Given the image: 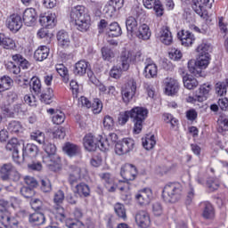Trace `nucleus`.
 <instances>
[{
    "mask_svg": "<svg viewBox=\"0 0 228 228\" xmlns=\"http://www.w3.org/2000/svg\"><path fill=\"white\" fill-rule=\"evenodd\" d=\"M63 200H65V192L63 191L59 190L54 193L53 202L55 204L54 209H58V208H61V204H63Z\"/></svg>",
    "mask_w": 228,
    "mask_h": 228,
    "instance_id": "nucleus-47",
    "label": "nucleus"
},
{
    "mask_svg": "<svg viewBox=\"0 0 228 228\" xmlns=\"http://www.w3.org/2000/svg\"><path fill=\"white\" fill-rule=\"evenodd\" d=\"M134 149V140L126 137L121 141L117 142L115 144V152L118 156H124V154H129Z\"/></svg>",
    "mask_w": 228,
    "mask_h": 228,
    "instance_id": "nucleus-7",
    "label": "nucleus"
},
{
    "mask_svg": "<svg viewBox=\"0 0 228 228\" xmlns=\"http://www.w3.org/2000/svg\"><path fill=\"white\" fill-rule=\"evenodd\" d=\"M135 223L138 227L148 228L151 226V216L149 213L143 210H140L135 215Z\"/></svg>",
    "mask_w": 228,
    "mask_h": 228,
    "instance_id": "nucleus-17",
    "label": "nucleus"
},
{
    "mask_svg": "<svg viewBox=\"0 0 228 228\" xmlns=\"http://www.w3.org/2000/svg\"><path fill=\"white\" fill-rule=\"evenodd\" d=\"M207 186L209 190V191H216L220 188V182L215 178H208L207 180Z\"/></svg>",
    "mask_w": 228,
    "mask_h": 228,
    "instance_id": "nucleus-55",
    "label": "nucleus"
},
{
    "mask_svg": "<svg viewBox=\"0 0 228 228\" xmlns=\"http://www.w3.org/2000/svg\"><path fill=\"white\" fill-rule=\"evenodd\" d=\"M55 69L60 77H62L63 83H69V69L67 67L63 64H56Z\"/></svg>",
    "mask_w": 228,
    "mask_h": 228,
    "instance_id": "nucleus-44",
    "label": "nucleus"
},
{
    "mask_svg": "<svg viewBox=\"0 0 228 228\" xmlns=\"http://www.w3.org/2000/svg\"><path fill=\"white\" fill-rule=\"evenodd\" d=\"M62 151L69 158H74L81 153V148L78 145L69 142L64 143Z\"/></svg>",
    "mask_w": 228,
    "mask_h": 228,
    "instance_id": "nucleus-25",
    "label": "nucleus"
},
{
    "mask_svg": "<svg viewBox=\"0 0 228 228\" xmlns=\"http://www.w3.org/2000/svg\"><path fill=\"white\" fill-rule=\"evenodd\" d=\"M7 129L12 134H19L22 131L20 122L13 120L8 124Z\"/></svg>",
    "mask_w": 228,
    "mask_h": 228,
    "instance_id": "nucleus-46",
    "label": "nucleus"
},
{
    "mask_svg": "<svg viewBox=\"0 0 228 228\" xmlns=\"http://www.w3.org/2000/svg\"><path fill=\"white\" fill-rule=\"evenodd\" d=\"M49 56V48L44 45L37 48L34 53V59L36 61H44V60H47Z\"/></svg>",
    "mask_w": 228,
    "mask_h": 228,
    "instance_id": "nucleus-33",
    "label": "nucleus"
},
{
    "mask_svg": "<svg viewBox=\"0 0 228 228\" xmlns=\"http://www.w3.org/2000/svg\"><path fill=\"white\" fill-rule=\"evenodd\" d=\"M135 200L140 206H149L152 200V191L150 188H144L139 191L135 195Z\"/></svg>",
    "mask_w": 228,
    "mask_h": 228,
    "instance_id": "nucleus-15",
    "label": "nucleus"
},
{
    "mask_svg": "<svg viewBox=\"0 0 228 228\" xmlns=\"http://www.w3.org/2000/svg\"><path fill=\"white\" fill-rule=\"evenodd\" d=\"M120 175L125 181H134L138 175V169L132 164H126L121 167Z\"/></svg>",
    "mask_w": 228,
    "mask_h": 228,
    "instance_id": "nucleus-13",
    "label": "nucleus"
},
{
    "mask_svg": "<svg viewBox=\"0 0 228 228\" xmlns=\"http://www.w3.org/2000/svg\"><path fill=\"white\" fill-rule=\"evenodd\" d=\"M151 35V28L145 23L137 28L135 33H134V37H137L140 40H149Z\"/></svg>",
    "mask_w": 228,
    "mask_h": 228,
    "instance_id": "nucleus-24",
    "label": "nucleus"
},
{
    "mask_svg": "<svg viewBox=\"0 0 228 228\" xmlns=\"http://www.w3.org/2000/svg\"><path fill=\"white\" fill-rule=\"evenodd\" d=\"M124 7V0H110L103 8V13L106 17H114V15Z\"/></svg>",
    "mask_w": 228,
    "mask_h": 228,
    "instance_id": "nucleus-10",
    "label": "nucleus"
},
{
    "mask_svg": "<svg viewBox=\"0 0 228 228\" xmlns=\"http://www.w3.org/2000/svg\"><path fill=\"white\" fill-rule=\"evenodd\" d=\"M124 72V69H122L121 66H114L110 72V77H113L114 79H120L122 77V73Z\"/></svg>",
    "mask_w": 228,
    "mask_h": 228,
    "instance_id": "nucleus-58",
    "label": "nucleus"
},
{
    "mask_svg": "<svg viewBox=\"0 0 228 228\" xmlns=\"http://www.w3.org/2000/svg\"><path fill=\"white\" fill-rule=\"evenodd\" d=\"M217 124L218 133H224L225 131H228V117L226 115H221L217 120Z\"/></svg>",
    "mask_w": 228,
    "mask_h": 228,
    "instance_id": "nucleus-45",
    "label": "nucleus"
},
{
    "mask_svg": "<svg viewBox=\"0 0 228 228\" xmlns=\"http://www.w3.org/2000/svg\"><path fill=\"white\" fill-rule=\"evenodd\" d=\"M200 208H201V216L205 220H213L215 218V208L209 201H202L200 203Z\"/></svg>",
    "mask_w": 228,
    "mask_h": 228,
    "instance_id": "nucleus-16",
    "label": "nucleus"
},
{
    "mask_svg": "<svg viewBox=\"0 0 228 228\" xmlns=\"http://www.w3.org/2000/svg\"><path fill=\"white\" fill-rule=\"evenodd\" d=\"M130 111V118L134 124V133L140 134L143 129V122L149 117V110L145 107H134Z\"/></svg>",
    "mask_w": 228,
    "mask_h": 228,
    "instance_id": "nucleus-2",
    "label": "nucleus"
},
{
    "mask_svg": "<svg viewBox=\"0 0 228 228\" xmlns=\"http://www.w3.org/2000/svg\"><path fill=\"white\" fill-rule=\"evenodd\" d=\"M5 26L12 33H18L22 28V17L17 13L11 14L6 19Z\"/></svg>",
    "mask_w": 228,
    "mask_h": 228,
    "instance_id": "nucleus-9",
    "label": "nucleus"
},
{
    "mask_svg": "<svg viewBox=\"0 0 228 228\" xmlns=\"http://www.w3.org/2000/svg\"><path fill=\"white\" fill-rule=\"evenodd\" d=\"M20 194L25 199H32V197H35V190L33 189V187L23 186L20 189Z\"/></svg>",
    "mask_w": 228,
    "mask_h": 228,
    "instance_id": "nucleus-54",
    "label": "nucleus"
},
{
    "mask_svg": "<svg viewBox=\"0 0 228 228\" xmlns=\"http://www.w3.org/2000/svg\"><path fill=\"white\" fill-rule=\"evenodd\" d=\"M91 108H93V113L95 115L101 113L102 111V102L99 98L94 99Z\"/></svg>",
    "mask_w": 228,
    "mask_h": 228,
    "instance_id": "nucleus-59",
    "label": "nucleus"
},
{
    "mask_svg": "<svg viewBox=\"0 0 228 228\" xmlns=\"http://www.w3.org/2000/svg\"><path fill=\"white\" fill-rule=\"evenodd\" d=\"M12 63L20 66L21 69H29V61L26 60L20 53H15L11 55Z\"/></svg>",
    "mask_w": 228,
    "mask_h": 228,
    "instance_id": "nucleus-32",
    "label": "nucleus"
},
{
    "mask_svg": "<svg viewBox=\"0 0 228 228\" xmlns=\"http://www.w3.org/2000/svg\"><path fill=\"white\" fill-rule=\"evenodd\" d=\"M98 88L102 94H107V95H115L116 89L113 86L106 87L104 84H100Z\"/></svg>",
    "mask_w": 228,
    "mask_h": 228,
    "instance_id": "nucleus-62",
    "label": "nucleus"
},
{
    "mask_svg": "<svg viewBox=\"0 0 228 228\" xmlns=\"http://www.w3.org/2000/svg\"><path fill=\"white\" fill-rule=\"evenodd\" d=\"M146 79H152L158 76V66L153 61L148 62L142 72Z\"/></svg>",
    "mask_w": 228,
    "mask_h": 228,
    "instance_id": "nucleus-28",
    "label": "nucleus"
},
{
    "mask_svg": "<svg viewBox=\"0 0 228 228\" xmlns=\"http://www.w3.org/2000/svg\"><path fill=\"white\" fill-rule=\"evenodd\" d=\"M41 190L44 193H49L53 190V185L51 184V181L48 178H43L40 180Z\"/></svg>",
    "mask_w": 228,
    "mask_h": 228,
    "instance_id": "nucleus-56",
    "label": "nucleus"
},
{
    "mask_svg": "<svg viewBox=\"0 0 228 228\" xmlns=\"http://www.w3.org/2000/svg\"><path fill=\"white\" fill-rule=\"evenodd\" d=\"M114 212L116 214V216L120 218L121 220H124V222H126V220H127V213L126 210V207L124 206V204L118 202L114 205Z\"/></svg>",
    "mask_w": 228,
    "mask_h": 228,
    "instance_id": "nucleus-40",
    "label": "nucleus"
},
{
    "mask_svg": "<svg viewBox=\"0 0 228 228\" xmlns=\"http://www.w3.org/2000/svg\"><path fill=\"white\" fill-rule=\"evenodd\" d=\"M121 69L124 72H127L131 67V53L125 51L121 53L120 56Z\"/></svg>",
    "mask_w": 228,
    "mask_h": 228,
    "instance_id": "nucleus-34",
    "label": "nucleus"
},
{
    "mask_svg": "<svg viewBox=\"0 0 228 228\" xmlns=\"http://www.w3.org/2000/svg\"><path fill=\"white\" fill-rule=\"evenodd\" d=\"M57 41L60 47H62V49H67V47L70 45V36H69V32L60 30L57 33Z\"/></svg>",
    "mask_w": 228,
    "mask_h": 228,
    "instance_id": "nucleus-26",
    "label": "nucleus"
},
{
    "mask_svg": "<svg viewBox=\"0 0 228 228\" xmlns=\"http://www.w3.org/2000/svg\"><path fill=\"white\" fill-rule=\"evenodd\" d=\"M83 143L86 151H88L89 152L96 151L97 147L102 152H106V151H110V146L111 145L110 142H108L107 138L101 137L97 140V138H95L92 134L85 135Z\"/></svg>",
    "mask_w": 228,
    "mask_h": 228,
    "instance_id": "nucleus-4",
    "label": "nucleus"
},
{
    "mask_svg": "<svg viewBox=\"0 0 228 228\" xmlns=\"http://www.w3.org/2000/svg\"><path fill=\"white\" fill-rule=\"evenodd\" d=\"M88 61L85 60L78 61L73 68V73L75 76L83 77L86 74V70H88Z\"/></svg>",
    "mask_w": 228,
    "mask_h": 228,
    "instance_id": "nucleus-27",
    "label": "nucleus"
},
{
    "mask_svg": "<svg viewBox=\"0 0 228 228\" xmlns=\"http://www.w3.org/2000/svg\"><path fill=\"white\" fill-rule=\"evenodd\" d=\"M168 54L170 60H173L174 61H179V60L183 58V53L177 48H171Z\"/></svg>",
    "mask_w": 228,
    "mask_h": 228,
    "instance_id": "nucleus-60",
    "label": "nucleus"
},
{
    "mask_svg": "<svg viewBox=\"0 0 228 228\" xmlns=\"http://www.w3.org/2000/svg\"><path fill=\"white\" fill-rule=\"evenodd\" d=\"M31 140H35L40 145H43V150L48 156H54L56 154V146L53 143L45 142V134L40 131L33 132L30 134Z\"/></svg>",
    "mask_w": 228,
    "mask_h": 228,
    "instance_id": "nucleus-6",
    "label": "nucleus"
},
{
    "mask_svg": "<svg viewBox=\"0 0 228 228\" xmlns=\"http://www.w3.org/2000/svg\"><path fill=\"white\" fill-rule=\"evenodd\" d=\"M115 126V121L113 120V118L110 115H107L103 118V127L104 129H107L108 131H111Z\"/></svg>",
    "mask_w": 228,
    "mask_h": 228,
    "instance_id": "nucleus-61",
    "label": "nucleus"
},
{
    "mask_svg": "<svg viewBox=\"0 0 228 228\" xmlns=\"http://www.w3.org/2000/svg\"><path fill=\"white\" fill-rule=\"evenodd\" d=\"M159 35V40L164 45H170L174 42V37L168 26H163Z\"/></svg>",
    "mask_w": 228,
    "mask_h": 228,
    "instance_id": "nucleus-21",
    "label": "nucleus"
},
{
    "mask_svg": "<svg viewBox=\"0 0 228 228\" xmlns=\"http://www.w3.org/2000/svg\"><path fill=\"white\" fill-rule=\"evenodd\" d=\"M0 46L9 51H12L17 47L15 41L4 33H0Z\"/></svg>",
    "mask_w": 228,
    "mask_h": 228,
    "instance_id": "nucleus-29",
    "label": "nucleus"
},
{
    "mask_svg": "<svg viewBox=\"0 0 228 228\" xmlns=\"http://www.w3.org/2000/svg\"><path fill=\"white\" fill-rule=\"evenodd\" d=\"M197 53H199L200 56H211L209 53L213 51V47L209 43H201L196 49Z\"/></svg>",
    "mask_w": 228,
    "mask_h": 228,
    "instance_id": "nucleus-43",
    "label": "nucleus"
},
{
    "mask_svg": "<svg viewBox=\"0 0 228 228\" xmlns=\"http://www.w3.org/2000/svg\"><path fill=\"white\" fill-rule=\"evenodd\" d=\"M40 101L45 104H51L53 102V99L54 98V91L53 88L48 87L46 90L40 93Z\"/></svg>",
    "mask_w": 228,
    "mask_h": 228,
    "instance_id": "nucleus-37",
    "label": "nucleus"
},
{
    "mask_svg": "<svg viewBox=\"0 0 228 228\" xmlns=\"http://www.w3.org/2000/svg\"><path fill=\"white\" fill-rule=\"evenodd\" d=\"M39 24L43 28H47L48 29H53L56 26V15L50 13L40 14L39 16Z\"/></svg>",
    "mask_w": 228,
    "mask_h": 228,
    "instance_id": "nucleus-18",
    "label": "nucleus"
},
{
    "mask_svg": "<svg viewBox=\"0 0 228 228\" xmlns=\"http://www.w3.org/2000/svg\"><path fill=\"white\" fill-rule=\"evenodd\" d=\"M183 86L187 88V90H193V88H197L199 86V81L197 78L191 77V75H186L183 77Z\"/></svg>",
    "mask_w": 228,
    "mask_h": 228,
    "instance_id": "nucleus-38",
    "label": "nucleus"
},
{
    "mask_svg": "<svg viewBox=\"0 0 228 228\" xmlns=\"http://www.w3.org/2000/svg\"><path fill=\"white\" fill-rule=\"evenodd\" d=\"M188 69L191 74H193V76H196V77H200V76H202V70L200 69L197 62H195V61H188Z\"/></svg>",
    "mask_w": 228,
    "mask_h": 228,
    "instance_id": "nucleus-48",
    "label": "nucleus"
},
{
    "mask_svg": "<svg viewBox=\"0 0 228 228\" xmlns=\"http://www.w3.org/2000/svg\"><path fill=\"white\" fill-rule=\"evenodd\" d=\"M37 17L35 8H28L23 12L22 22H24L25 26H34Z\"/></svg>",
    "mask_w": 228,
    "mask_h": 228,
    "instance_id": "nucleus-19",
    "label": "nucleus"
},
{
    "mask_svg": "<svg viewBox=\"0 0 228 228\" xmlns=\"http://www.w3.org/2000/svg\"><path fill=\"white\" fill-rule=\"evenodd\" d=\"M75 193H77L80 197H90V186L85 183L75 185Z\"/></svg>",
    "mask_w": 228,
    "mask_h": 228,
    "instance_id": "nucleus-41",
    "label": "nucleus"
},
{
    "mask_svg": "<svg viewBox=\"0 0 228 228\" xmlns=\"http://www.w3.org/2000/svg\"><path fill=\"white\" fill-rule=\"evenodd\" d=\"M129 118H131L130 110H126L125 112H120L119 116L118 118V124L120 126H126V124H127V122L129 121Z\"/></svg>",
    "mask_w": 228,
    "mask_h": 228,
    "instance_id": "nucleus-57",
    "label": "nucleus"
},
{
    "mask_svg": "<svg viewBox=\"0 0 228 228\" xmlns=\"http://www.w3.org/2000/svg\"><path fill=\"white\" fill-rule=\"evenodd\" d=\"M4 65L5 68V70L9 72V74H13L14 76H19L20 74V67L18 66V64H15L12 61H4Z\"/></svg>",
    "mask_w": 228,
    "mask_h": 228,
    "instance_id": "nucleus-39",
    "label": "nucleus"
},
{
    "mask_svg": "<svg viewBox=\"0 0 228 228\" xmlns=\"http://www.w3.org/2000/svg\"><path fill=\"white\" fill-rule=\"evenodd\" d=\"M0 222L2 225L6 228H17L19 227V221L15 217L12 216L10 211L4 209L0 213Z\"/></svg>",
    "mask_w": 228,
    "mask_h": 228,
    "instance_id": "nucleus-11",
    "label": "nucleus"
},
{
    "mask_svg": "<svg viewBox=\"0 0 228 228\" xmlns=\"http://www.w3.org/2000/svg\"><path fill=\"white\" fill-rule=\"evenodd\" d=\"M70 19L75 22L78 31H88L90 28V14L83 5H77L71 8Z\"/></svg>",
    "mask_w": 228,
    "mask_h": 228,
    "instance_id": "nucleus-1",
    "label": "nucleus"
},
{
    "mask_svg": "<svg viewBox=\"0 0 228 228\" xmlns=\"http://www.w3.org/2000/svg\"><path fill=\"white\" fill-rule=\"evenodd\" d=\"M30 91L36 94V95H40L42 94V83L37 77H33L30 79Z\"/></svg>",
    "mask_w": 228,
    "mask_h": 228,
    "instance_id": "nucleus-42",
    "label": "nucleus"
},
{
    "mask_svg": "<svg viewBox=\"0 0 228 228\" xmlns=\"http://www.w3.org/2000/svg\"><path fill=\"white\" fill-rule=\"evenodd\" d=\"M88 174V171L86 169V167H79L76 165H70L69 166V176H68V182L70 184V186L74 187L79 181H81L85 175Z\"/></svg>",
    "mask_w": 228,
    "mask_h": 228,
    "instance_id": "nucleus-5",
    "label": "nucleus"
},
{
    "mask_svg": "<svg viewBox=\"0 0 228 228\" xmlns=\"http://www.w3.org/2000/svg\"><path fill=\"white\" fill-rule=\"evenodd\" d=\"M121 94L126 104L131 102L133 97L136 95V81L134 79L130 80L128 86L121 91Z\"/></svg>",
    "mask_w": 228,
    "mask_h": 228,
    "instance_id": "nucleus-14",
    "label": "nucleus"
},
{
    "mask_svg": "<svg viewBox=\"0 0 228 228\" xmlns=\"http://www.w3.org/2000/svg\"><path fill=\"white\" fill-rule=\"evenodd\" d=\"M19 147H20V142H19V139L12 138L11 140L8 141L5 149L6 151L12 152L13 151H18Z\"/></svg>",
    "mask_w": 228,
    "mask_h": 228,
    "instance_id": "nucleus-52",
    "label": "nucleus"
},
{
    "mask_svg": "<svg viewBox=\"0 0 228 228\" xmlns=\"http://www.w3.org/2000/svg\"><path fill=\"white\" fill-rule=\"evenodd\" d=\"M164 85L166 95H175L179 92V82L174 78H166Z\"/></svg>",
    "mask_w": 228,
    "mask_h": 228,
    "instance_id": "nucleus-20",
    "label": "nucleus"
},
{
    "mask_svg": "<svg viewBox=\"0 0 228 228\" xmlns=\"http://www.w3.org/2000/svg\"><path fill=\"white\" fill-rule=\"evenodd\" d=\"M53 124H56V126H60L65 122V113L60 111L56 112L53 118H52Z\"/></svg>",
    "mask_w": 228,
    "mask_h": 228,
    "instance_id": "nucleus-63",
    "label": "nucleus"
},
{
    "mask_svg": "<svg viewBox=\"0 0 228 228\" xmlns=\"http://www.w3.org/2000/svg\"><path fill=\"white\" fill-rule=\"evenodd\" d=\"M228 78L224 82H218L216 84V92L218 95L224 96L227 94Z\"/></svg>",
    "mask_w": 228,
    "mask_h": 228,
    "instance_id": "nucleus-51",
    "label": "nucleus"
},
{
    "mask_svg": "<svg viewBox=\"0 0 228 228\" xmlns=\"http://www.w3.org/2000/svg\"><path fill=\"white\" fill-rule=\"evenodd\" d=\"M209 60H211V56H208V55H200L199 56L197 64H198V67L200 68V70H202V69L208 68V66L209 65Z\"/></svg>",
    "mask_w": 228,
    "mask_h": 228,
    "instance_id": "nucleus-53",
    "label": "nucleus"
},
{
    "mask_svg": "<svg viewBox=\"0 0 228 228\" xmlns=\"http://www.w3.org/2000/svg\"><path fill=\"white\" fill-rule=\"evenodd\" d=\"M22 160L26 161V158H37L38 154V146L33 143H27L22 148Z\"/></svg>",
    "mask_w": 228,
    "mask_h": 228,
    "instance_id": "nucleus-22",
    "label": "nucleus"
},
{
    "mask_svg": "<svg viewBox=\"0 0 228 228\" xmlns=\"http://www.w3.org/2000/svg\"><path fill=\"white\" fill-rule=\"evenodd\" d=\"M211 90V86L209 85H203L200 86L199 88V94H196L194 96H189L187 99L188 102H191L194 104V102H204L208 99V94H209V91Z\"/></svg>",
    "mask_w": 228,
    "mask_h": 228,
    "instance_id": "nucleus-12",
    "label": "nucleus"
},
{
    "mask_svg": "<svg viewBox=\"0 0 228 228\" xmlns=\"http://www.w3.org/2000/svg\"><path fill=\"white\" fill-rule=\"evenodd\" d=\"M215 0H192L191 8L197 15L200 17H204V13H206V7L212 8Z\"/></svg>",
    "mask_w": 228,
    "mask_h": 228,
    "instance_id": "nucleus-8",
    "label": "nucleus"
},
{
    "mask_svg": "<svg viewBox=\"0 0 228 228\" xmlns=\"http://www.w3.org/2000/svg\"><path fill=\"white\" fill-rule=\"evenodd\" d=\"M106 34L112 38L120 37L122 35V28H120L118 22H112L106 28Z\"/></svg>",
    "mask_w": 228,
    "mask_h": 228,
    "instance_id": "nucleus-30",
    "label": "nucleus"
},
{
    "mask_svg": "<svg viewBox=\"0 0 228 228\" xmlns=\"http://www.w3.org/2000/svg\"><path fill=\"white\" fill-rule=\"evenodd\" d=\"M13 86V79L10 76L4 75L0 77V94L10 90Z\"/></svg>",
    "mask_w": 228,
    "mask_h": 228,
    "instance_id": "nucleus-35",
    "label": "nucleus"
},
{
    "mask_svg": "<svg viewBox=\"0 0 228 228\" xmlns=\"http://www.w3.org/2000/svg\"><path fill=\"white\" fill-rule=\"evenodd\" d=\"M183 197V185L176 183H169L162 191V198L167 204H175Z\"/></svg>",
    "mask_w": 228,
    "mask_h": 228,
    "instance_id": "nucleus-3",
    "label": "nucleus"
},
{
    "mask_svg": "<svg viewBox=\"0 0 228 228\" xmlns=\"http://www.w3.org/2000/svg\"><path fill=\"white\" fill-rule=\"evenodd\" d=\"M15 171V166L12 163H5L0 167V177L3 181H10L12 173Z\"/></svg>",
    "mask_w": 228,
    "mask_h": 228,
    "instance_id": "nucleus-23",
    "label": "nucleus"
},
{
    "mask_svg": "<svg viewBox=\"0 0 228 228\" xmlns=\"http://www.w3.org/2000/svg\"><path fill=\"white\" fill-rule=\"evenodd\" d=\"M155 145L156 137L154 136V134L142 138V147H144L146 151H151V149H154Z\"/></svg>",
    "mask_w": 228,
    "mask_h": 228,
    "instance_id": "nucleus-50",
    "label": "nucleus"
},
{
    "mask_svg": "<svg viewBox=\"0 0 228 228\" xmlns=\"http://www.w3.org/2000/svg\"><path fill=\"white\" fill-rule=\"evenodd\" d=\"M126 26L127 34L134 37L136 29H138V21L136 20V18L133 16H129L128 18H126Z\"/></svg>",
    "mask_w": 228,
    "mask_h": 228,
    "instance_id": "nucleus-31",
    "label": "nucleus"
},
{
    "mask_svg": "<svg viewBox=\"0 0 228 228\" xmlns=\"http://www.w3.org/2000/svg\"><path fill=\"white\" fill-rule=\"evenodd\" d=\"M101 179L103 181L106 188H110L113 184V178L110 173H102L100 175Z\"/></svg>",
    "mask_w": 228,
    "mask_h": 228,
    "instance_id": "nucleus-64",
    "label": "nucleus"
},
{
    "mask_svg": "<svg viewBox=\"0 0 228 228\" xmlns=\"http://www.w3.org/2000/svg\"><path fill=\"white\" fill-rule=\"evenodd\" d=\"M102 57L104 61H111L112 58H115V53L109 46H103L101 49Z\"/></svg>",
    "mask_w": 228,
    "mask_h": 228,
    "instance_id": "nucleus-49",
    "label": "nucleus"
},
{
    "mask_svg": "<svg viewBox=\"0 0 228 228\" xmlns=\"http://www.w3.org/2000/svg\"><path fill=\"white\" fill-rule=\"evenodd\" d=\"M28 220L34 225H44L45 224V216L42 212H35L29 216Z\"/></svg>",
    "mask_w": 228,
    "mask_h": 228,
    "instance_id": "nucleus-36",
    "label": "nucleus"
}]
</instances>
